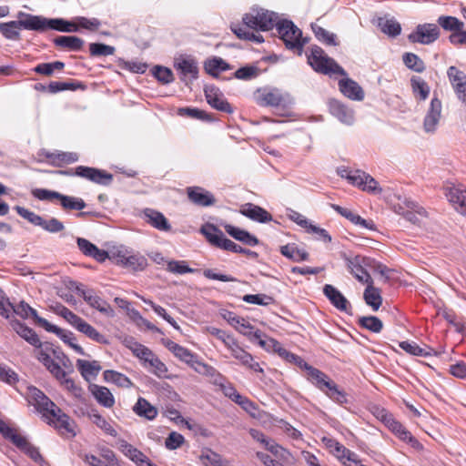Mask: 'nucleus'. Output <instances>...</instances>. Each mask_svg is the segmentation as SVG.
<instances>
[{
  "label": "nucleus",
  "instance_id": "nucleus-54",
  "mask_svg": "<svg viewBox=\"0 0 466 466\" xmlns=\"http://www.w3.org/2000/svg\"><path fill=\"white\" fill-rule=\"evenodd\" d=\"M229 66L220 57H214L205 62V70L208 74L217 77L219 72L226 71Z\"/></svg>",
  "mask_w": 466,
  "mask_h": 466
},
{
  "label": "nucleus",
  "instance_id": "nucleus-42",
  "mask_svg": "<svg viewBox=\"0 0 466 466\" xmlns=\"http://www.w3.org/2000/svg\"><path fill=\"white\" fill-rule=\"evenodd\" d=\"M74 328H76L79 332L85 334L86 337H88L89 339L96 342L101 344L108 343L107 339L103 334L98 332L93 326L88 324L82 318L79 319V321Z\"/></svg>",
  "mask_w": 466,
  "mask_h": 466
},
{
  "label": "nucleus",
  "instance_id": "nucleus-49",
  "mask_svg": "<svg viewBox=\"0 0 466 466\" xmlns=\"http://www.w3.org/2000/svg\"><path fill=\"white\" fill-rule=\"evenodd\" d=\"M312 31L316 36V38L329 46H338L339 43L337 42L336 35L333 33H330L321 27L320 25H318L317 24H311Z\"/></svg>",
  "mask_w": 466,
  "mask_h": 466
},
{
  "label": "nucleus",
  "instance_id": "nucleus-40",
  "mask_svg": "<svg viewBox=\"0 0 466 466\" xmlns=\"http://www.w3.org/2000/svg\"><path fill=\"white\" fill-rule=\"evenodd\" d=\"M367 287L363 293V299L367 305L371 307L374 311H377L382 304V297L380 290L373 286L372 282H366Z\"/></svg>",
  "mask_w": 466,
  "mask_h": 466
},
{
  "label": "nucleus",
  "instance_id": "nucleus-3",
  "mask_svg": "<svg viewBox=\"0 0 466 466\" xmlns=\"http://www.w3.org/2000/svg\"><path fill=\"white\" fill-rule=\"evenodd\" d=\"M31 194L38 200L48 201L51 203L58 202L65 210L81 211L86 206V202L80 198L63 195L57 191L46 188H34L31 190Z\"/></svg>",
  "mask_w": 466,
  "mask_h": 466
},
{
  "label": "nucleus",
  "instance_id": "nucleus-22",
  "mask_svg": "<svg viewBox=\"0 0 466 466\" xmlns=\"http://www.w3.org/2000/svg\"><path fill=\"white\" fill-rule=\"evenodd\" d=\"M323 293L329 300V302L339 311L349 313L351 309V305L343 294L330 284H326L323 287Z\"/></svg>",
  "mask_w": 466,
  "mask_h": 466
},
{
  "label": "nucleus",
  "instance_id": "nucleus-43",
  "mask_svg": "<svg viewBox=\"0 0 466 466\" xmlns=\"http://www.w3.org/2000/svg\"><path fill=\"white\" fill-rule=\"evenodd\" d=\"M45 156L55 167L75 163L78 160V155L73 152H47Z\"/></svg>",
  "mask_w": 466,
  "mask_h": 466
},
{
  "label": "nucleus",
  "instance_id": "nucleus-33",
  "mask_svg": "<svg viewBox=\"0 0 466 466\" xmlns=\"http://www.w3.org/2000/svg\"><path fill=\"white\" fill-rule=\"evenodd\" d=\"M200 232L207 238V239L214 246L222 248H224V241L228 238L224 233L212 224H207L200 228Z\"/></svg>",
  "mask_w": 466,
  "mask_h": 466
},
{
  "label": "nucleus",
  "instance_id": "nucleus-25",
  "mask_svg": "<svg viewBox=\"0 0 466 466\" xmlns=\"http://www.w3.org/2000/svg\"><path fill=\"white\" fill-rule=\"evenodd\" d=\"M350 184L360 187L364 191L371 193L381 192V188L378 187L377 180L360 170H356V176L350 177Z\"/></svg>",
  "mask_w": 466,
  "mask_h": 466
},
{
  "label": "nucleus",
  "instance_id": "nucleus-57",
  "mask_svg": "<svg viewBox=\"0 0 466 466\" xmlns=\"http://www.w3.org/2000/svg\"><path fill=\"white\" fill-rule=\"evenodd\" d=\"M57 331H51L52 333H55L65 343H67L76 352H77L80 355H85L84 349L75 343V337L74 334L70 331H66L56 326Z\"/></svg>",
  "mask_w": 466,
  "mask_h": 466
},
{
  "label": "nucleus",
  "instance_id": "nucleus-60",
  "mask_svg": "<svg viewBox=\"0 0 466 466\" xmlns=\"http://www.w3.org/2000/svg\"><path fill=\"white\" fill-rule=\"evenodd\" d=\"M152 75L162 84H169L174 81V75L171 69L163 66H155Z\"/></svg>",
  "mask_w": 466,
  "mask_h": 466
},
{
  "label": "nucleus",
  "instance_id": "nucleus-30",
  "mask_svg": "<svg viewBox=\"0 0 466 466\" xmlns=\"http://www.w3.org/2000/svg\"><path fill=\"white\" fill-rule=\"evenodd\" d=\"M330 207L337 211L339 215L349 219L355 225L360 226L361 228L374 230L376 229L372 220H366L360 215L353 213L351 210L342 208L336 204H330Z\"/></svg>",
  "mask_w": 466,
  "mask_h": 466
},
{
  "label": "nucleus",
  "instance_id": "nucleus-36",
  "mask_svg": "<svg viewBox=\"0 0 466 466\" xmlns=\"http://www.w3.org/2000/svg\"><path fill=\"white\" fill-rule=\"evenodd\" d=\"M89 390L97 402L105 408H112L115 404V398L110 390L103 386L92 384Z\"/></svg>",
  "mask_w": 466,
  "mask_h": 466
},
{
  "label": "nucleus",
  "instance_id": "nucleus-55",
  "mask_svg": "<svg viewBox=\"0 0 466 466\" xmlns=\"http://www.w3.org/2000/svg\"><path fill=\"white\" fill-rule=\"evenodd\" d=\"M79 87H83V85L80 82H75L73 80L66 82H51L47 86V92L56 94L66 90H76Z\"/></svg>",
  "mask_w": 466,
  "mask_h": 466
},
{
  "label": "nucleus",
  "instance_id": "nucleus-16",
  "mask_svg": "<svg viewBox=\"0 0 466 466\" xmlns=\"http://www.w3.org/2000/svg\"><path fill=\"white\" fill-rule=\"evenodd\" d=\"M442 104L437 96H434L423 119V129L428 134H433L441 117Z\"/></svg>",
  "mask_w": 466,
  "mask_h": 466
},
{
  "label": "nucleus",
  "instance_id": "nucleus-14",
  "mask_svg": "<svg viewBox=\"0 0 466 466\" xmlns=\"http://www.w3.org/2000/svg\"><path fill=\"white\" fill-rule=\"evenodd\" d=\"M35 23L37 25L36 31L44 32L47 29L57 30L60 32H77L78 25L75 23L68 22L63 18H46L35 15Z\"/></svg>",
  "mask_w": 466,
  "mask_h": 466
},
{
  "label": "nucleus",
  "instance_id": "nucleus-6",
  "mask_svg": "<svg viewBox=\"0 0 466 466\" xmlns=\"http://www.w3.org/2000/svg\"><path fill=\"white\" fill-rule=\"evenodd\" d=\"M17 21H10L0 24V33L7 39L16 40L19 38V30H35L38 27L35 23V15L24 12L18 13Z\"/></svg>",
  "mask_w": 466,
  "mask_h": 466
},
{
  "label": "nucleus",
  "instance_id": "nucleus-23",
  "mask_svg": "<svg viewBox=\"0 0 466 466\" xmlns=\"http://www.w3.org/2000/svg\"><path fill=\"white\" fill-rule=\"evenodd\" d=\"M228 350L231 352V356L237 359L243 366L255 372H263V369L260 368L258 362L255 361L252 355L243 350L237 340L234 341V344Z\"/></svg>",
  "mask_w": 466,
  "mask_h": 466
},
{
  "label": "nucleus",
  "instance_id": "nucleus-56",
  "mask_svg": "<svg viewBox=\"0 0 466 466\" xmlns=\"http://www.w3.org/2000/svg\"><path fill=\"white\" fill-rule=\"evenodd\" d=\"M402 59L408 68L417 73H422L426 68L424 62L413 53H405Z\"/></svg>",
  "mask_w": 466,
  "mask_h": 466
},
{
  "label": "nucleus",
  "instance_id": "nucleus-62",
  "mask_svg": "<svg viewBox=\"0 0 466 466\" xmlns=\"http://www.w3.org/2000/svg\"><path fill=\"white\" fill-rule=\"evenodd\" d=\"M54 312L62 318H64L69 324H71L73 327L76 325V323L81 319L79 316L75 314L73 311L68 309L66 307H65L62 304H57L54 308Z\"/></svg>",
  "mask_w": 466,
  "mask_h": 466
},
{
  "label": "nucleus",
  "instance_id": "nucleus-29",
  "mask_svg": "<svg viewBox=\"0 0 466 466\" xmlns=\"http://www.w3.org/2000/svg\"><path fill=\"white\" fill-rule=\"evenodd\" d=\"M76 243L78 246V248L81 250V252L88 257H91L97 260L98 262H103L106 260V258L108 257V254L106 251L99 249L96 245L91 243L89 240L83 238H77Z\"/></svg>",
  "mask_w": 466,
  "mask_h": 466
},
{
  "label": "nucleus",
  "instance_id": "nucleus-61",
  "mask_svg": "<svg viewBox=\"0 0 466 466\" xmlns=\"http://www.w3.org/2000/svg\"><path fill=\"white\" fill-rule=\"evenodd\" d=\"M89 51L92 56H107L114 55L116 48L103 43H91Z\"/></svg>",
  "mask_w": 466,
  "mask_h": 466
},
{
  "label": "nucleus",
  "instance_id": "nucleus-24",
  "mask_svg": "<svg viewBox=\"0 0 466 466\" xmlns=\"http://www.w3.org/2000/svg\"><path fill=\"white\" fill-rule=\"evenodd\" d=\"M187 198L193 204L200 207H209L215 204L214 196L200 187H188L187 188Z\"/></svg>",
  "mask_w": 466,
  "mask_h": 466
},
{
  "label": "nucleus",
  "instance_id": "nucleus-44",
  "mask_svg": "<svg viewBox=\"0 0 466 466\" xmlns=\"http://www.w3.org/2000/svg\"><path fill=\"white\" fill-rule=\"evenodd\" d=\"M76 367L86 380H89L91 378H96L101 370L100 365L96 360L88 361L85 360H77Z\"/></svg>",
  "mask_w": 466,
  "mask_h": 466
},
{
  "label": "nucleus",
  "instance_id": "nucleus-26",
  "mask_svg": "<svg viewBox=\"0 0 466 466\" xmlns=\"http://www.w3.org/2000/svg\"><path fill=\"white\" fill-rule=\"evenodd\" d=\"M339 87L340 92L351 100L362 101L364 99L362 87L350 78L340 79L339 81Z\"/></svg>",
  "mask_w": 466,
  "mask_h": 466
},
{
  "label": "nucleus",
  "instance_id": "nucleus-47",
  "mask_svg": "<svg viewBox=\"0 0 466 466\" xmlns=\"http://www.w3.org/2000/svg\"><path fill=\"white\" fill-rule=\"evenodd\" d=\"M407 206L410 209L401 213L406 220L413 224H418L420 223L419 217H426V210L419 204L413 201H408Z\"/></svg>",
  "mask_w": 466,
  "mask_h": 466
},
{
  "label": "nucleus",
  "instance_id": "nucleus-1",
  "mask_svg": "<svg viewBox=\"0 0 466 466\" xmlns=\"http://www.w3.org/2000/svg\"><path fill=\"white\" fill-rule=\"evenodd\" d=\"M27 400L42 414L44 420L61 434L76 435L70 417L63 412L42 390L34 386L28 387Z\"/></svg>",
  "mask_w": 466,
  "mask_h": 466
},
{
  "label": "nucleus",
  "instance_id": "nucleus-63",
  "mask_svg": "<svg viewBox=\"0 0 466 466\" xmlns=\"http://www.w3.org/2000/svg\"><path fill=\"white\" fill-rule=\"evenodd\" d=\"M14 208L23 218L35 226L41 227L44 219L41 216L20 206H15Z\"/></svg>",
  "mask_w": 466,
  "mask_h": 466
},
{
  "label": "nucleus",
  "instance_id": "nucleus-27",
  "mask_svg": "<svg viewBox=\"0 0 466 466\" xmlns=\"http://www.w3.org/2000/svg\"><path fill=\"white\" fill-rule=\"evenodd\" d=\"M240 213L259 223H267L272 220V216L266 209L262 208L259 206H256L252 203L245 204L241 209Z\"/></svg>",
  "mask_w": 466,
  "mask_h": 466
},
{
  "label": "nucleus",
  "instance_id": "nucleus-45",
  "mask_svg": "<svg viewBox=\"0 0 466 466\" xmlns=\"http://www.w3.org/2000/svg\"><path fill=\"white\" fill-rule=\"evenodd\" d=\"M15 445L34 461L41 462L44 461L38 448L31 444L25 437L21 436L20 438H17V440L15 441Z\"/></svg>",
  "mask_w": 466,
  "mask_h": 466
},
{
  "label": "nucleus",
  "instance_id": "nucleus-18",
  "mask_svg": "<svg viewBox=\"0 0 466 466\" xmlns=\"http://www.w3.org/2000/svg\"><path fill=\"white\" fill-rule=\"evenodd\" d=\"M116 259L118 265L134 272L143 271L147 267V258L139 253L130 254L127 251H119Z\"/></svg>",
  "mask_w": 466,
  "mask_h": 466
},
{
  "label": "nucleus",
  "instance_id": "nucleus-7",
  "mask_svg": "<svg viewBox=\"0 0 466 466\" xmlns=\"http://www.w3.org/2000/svg\"><path fill=\"white\" fill-rule=\"evenodd\" d=\"M243 24L254 30L268 31L278 24V15L264 9H253L244 15Z\"/></svg>",
  "mask_w": 466,
  "mask_h": 466
},
{
  "label": "nucleus",
  "instance_id": "nucleus-2",
  "mask_svg": "<svg viewBox=\"0 0 466 466\" xmlns=\"http://www.w3.org/2000/svg\"><path fill=\"white\" fill-rule=\"evenodd\" d=\"M308 62L318 73L347 76L346 71L333 58L328 56L320 46H311Z\"/></svg>",
  "mask_w": 466,
  "mask_h": 466
},
{
  "label": "nucleus",
  "instance_id": "nucleus-32",
  "mask_svg": "<svg viewBox=\"0 0 466 466\" xmlns=\"http://www.w3.org/2000/svg\"><path fill=\"white\" fill-rule=\"evenodd\" d=\"M381 420L385 425L394 432L400 440L407 441L410 437V431H408L399 421H397L391 414L388 413L385 410H380Z\"/></svg>",
  "mask_w": 466,
  "mask_h": 466
},
{
  "label": "nucleus",
  "instance_id": "nucleus-51",
  "mask_svg": "<svg viewBox=\"0 0 466 466\" xmlns=\"http://www.w3.org/2000/svg\"><path fill=\"white\" fill-rule=\"evenodd\" d=\"M103 375L105 380L113 382L119 387L130 388L133 385L129 378L120 372L107 370L104 371Z\"/></svg>",
  "mask_w": 466,
  "mask_h": 466
},
{
  "label": "nucleus",
  "instance_id": "nucleus-46",
  "mask_svg": "<svg viewBox=\"0 0 466 466\" xmlns=\"http://www.w3.org/2000/svg\"><path fill=\"white\" fill-rule=\"evenodd\" d=\"M133 410L140 417L152 420L157 415V409L151 405L146 399L139 398L133 408Z\"/></svg>",
  "mask_w": 466,
  "mask_h": 466
},
{
  "label": "nucleus",
  "instance_id": "nucleus-64",
  "mask_svg": "<svg viewBox=\"0 0 466 466\" xmlns=\"http://www.w3.org/2000/svg\"><path fill=\"white\" fill-rule=\"evenodd\" d=\"M243 301L250 304L268 306L274 303V299L267 294H248L243 297Z\"/></svg>",
  "mask_w": 466,
  "mask_h": 466
},
{
  "label": "nucleus",
  "instance_id": "nucleus-48",
  "mask_svg": "<svg viewBox=\"0 0 466 466\" xmlns=\"http://www.w3.org/2000/svg\"><path fill=\"white\" fill-rule=\"evenodd\" d=\"M378 26L384 34L391 37L398 36L401 32L400 23L394 19L379 18Z\"/></svg>",
  "mask_w": 466,
  "mask_h": 466
},
{
  "label": "nucleus",
  "instance_id": "nucleus-52",
  "mask_svg": "<svg viewBox=\"0 0 466 466\" xmlns=\"http://www.w3.org/2000/svg\"><path fill=\"white\" fill-rule=\"evenodd\" d=\"M144 368L158 378L167 377V368L156 354L150 359Z\"/></svg>",
  "mask_w": 466,
  "mask_h": 466
},
{
  "label": "nucleus",
  "instance_id": "nucleus-41",
  "mask_svg": "<svg viewBox=\"0 0 466 466\" xmlns=\"http://www.w3.org/2000/svg\"><path fill=\"white\" fill-rule=\"evenodd\" d=\"M410 86L417 101H425L431 92L428 83L420 76H413L410 78Z\"/></svg>",
  "mask_w": 466,
  "mask_h": 466
},
{
  "label": "nucleus",
  "instance_id": "nucleus-37",
  "mask_svg": "<svg viewBox=\"0 0 466 466\" xmlns=\"http://www.w3.org/2000/svg\"><path fill=\"white\" fill-rule=\"evenodd\" d=\"M86 416L106 434L112 437L117 436L116 430L111 425L109 421H107L101 414L98 413L96 409L86 410Z\"/></svg>",
  "mask_w": 466,
  "mask_h": 466
},
{
  "label": "nucleus",
  "instance_id": "nucleus-28",
  "mask_svg": "<svg viewBox=\"0 0 466 466\" xmlns=\"http://www.w3.org/2000/svg\"><path fill=\"white\" fill-rule=\"evenodd\" d=\"M11 326L13 329L30 345L35 348L42 347V342L33 329L27 327L19 320H13L11 322Z\"/></svg>",
  "mask_w": 466,
  "mask_h": 466
},
{
  "label": "nucleus",
  "instance_id": "nucleus-39",
  "mask_svg": "<svg viewBox=\"0 0 466 466\" xmlns=\"http://www.w3.org/2000/svg\"><path fill=\"white\" fill-rule=\"evenodd\" d=\"M145 217L147 218V223L158 230L168 231L171 228L166 217L159 211L147 208L144 211Z\"/></svg>",
  "mask_w": 466,
  "mask_h": 466
},
{
  "label": "nucleus",
  "instance_id": "nucleus-50",
  "mask_svg": "<svg viewBox=\"0 0 466 466\" xmlns=\"http://www.w3.org/2000/svg\"><path fill=\"white\" fill-rule=\"evenodd\" d=\"M360 327L374 333H380L383 329L382 321L375 316H363L358 319Z\"/></svg>",
  "mask_w": 466,
  "mask_h": 466
},
{
  "label": "nucleus",
  "instance_id": "nucleus-59",
  "mask_svg": "<svg viewBox=\"0 0 466 466\" xmlns=\"http://www.w3.org/2000/svg\"><path fill=\"white\" fill-rule=\"evenodd\" d=\"M447 75L453 88L463 87L466 84V75L464 72L459 70L456 66H450L447 70Z\"/></svg>",
  "mask_w": 466,
  "mask_h": 466
},
{
  "label": "nucleus",
  "instance_id": "nucleus-17",
  "mask_svg": "<svg viewBox=\"0 0 466 466\" xmlns=\"http://www.w3.org/2000/svg\"><path fill=\"white\" fill-rule=\"evenodd\" d=\"M174 67L180 75L181 81L188 86L198 76V66L195 59L190 57H179L174 62Z\"/></svg>",
  "mask_w": 466,
  "mask_h": 466
},
{
  "label": "nucleus",
  "instance_id": "nucleus-13",
  "mask_svg": "<svg viewBox=\"0 0 466 466\" xmlns=\"http://www.w3.org/2000/svg\"><path fill=\"white\" fill-rule=\"evenodd\" d=\"M256 101L262 106H284L288 101V95L278 88L266 87L258 89L255 95Z\"/></svg>",
  "mask_w": 466,
  "mask_h": 466
},
{
  "label": "nucleus",
  "instance_id": "nucleus-34",
  "mask_svg": "<svg viewBox=\"0 0 466 466\" xmlns=\"http://www.w3.org/2000/svg\"><path fill=\"white\" fill-rule=\"evenodd\" d=\"M53 42L56 47L68 51H80L85 45V41L76 35H58Z\"/></svg>",
  "mask_w": 466,
  "mask_h": 466
},
{
  "label": "nucleus",
  "instance_id": "nucleus-21",
  "mask_svg": "<svg viewBox=\"0 0 466 466\" xmlns=\"http://www.w3.org/2000/svg\"><path fill=\"white\" fill-rule=\"evenodd\" d=\"M329 109L330 114L341 123L352 125L354 122V111L337 99H329Z\"/></svg>",
  "mask_w": 466,
  "mask_h": 466
},
{
  "label": "nucleus",
  "instance_id": "nucleus-38",
  "mask_svg": "<svg viewBox=\"0 0 466 466\" xmlns=\"http://www.w3.org/2000/svg\"><path fill=\"white\" fill-rule=\"evenodd\" d=\"M224 228L229 236L246 245L253 247L258 244V239L244 229L232 225H226Z\"/></svg>",
  "mask_w": 466,
  "mask_h": 466
},
{
  "label": "nucleus",
  "instance_id": "nucleus-20",
  "mask_svg": "<svg viewBox=\"0 0 466 466\" xmlns=\"http://www.w3.org/2000/svg\"><path fill=\"white\" fill-rule=\"evenodd\" d=\"M204 92L208 103L212 107L228 114L233 112L231 105L223 97L218 88L214 86H206Z\"/></svg>",
  "mask_w": 466,
  "mask_h": 466
},
{
  "label": "nucleus",
  "instance_id": "nucleus-4",
  "mask_svg": "<svg viewBox=\"0 0 466 466\" xmlns=\"http://www.w3.org/2000/svg\"><path fill=\"white\" fill-rule=\"evenodd\" d=\"M311 379L315 386L334 402L339 405L349 403L347 393L343 390H340L338 385L321 370L312 369Z\"/></svg>",
  "mask_w": 466,
  "mask_h": 466
},
{
  "label": "nucleus",
  "instance_id": "nucleus-10",
  "mask_svg": "<svg viewBox=\"0 0 466 466\" xmlns=\"http://www.w3.org/2000/svg\"><path fill=\"white\" fill-rule=\"evenodd\" d=\"M164 344L177 359L190 365L197 372L206 373L211 369L210 366L198 360L197 355L187 348L169 339L164 342Z\"/></svg>",
  "mask_w": 466,
  "mask_h": 466
},
{
  "label": "nucleus",
  "instance_id": "nucleus-53",
  "mask_svg": "<svg viewBox=\"0 0 466 466\" xmlns=\"http://www.w3.org/2000/svg\"><path fill=\"white\" fill-rule=\"evenodd\" d=\"M438 24L446 31L459 33L463 29L464 24L454 16L441 15L438 18Z\"/></svg>",
  "mask_w": 466,
  "mask_h": 466
},
{
  "label": "nucleus",
  "instance_id": "nucleus-31",
  "mask_svg": "<svg viewBox=\"0 0 466 466\" xmlns=\"http://www.w3.org/2000/svg\"><path fill=\"white\" fill-rule=\"evenodd\" d=\"M120 451L138 466H147L150 460L139 450L122 440L119 441Z\"/></svg>",
  "mask_w": 466,
  "mask_h": 466
},
{
  "label": "nucleus",
  "instance_id": "nucleus-35",
  "mask_svg": "<svg viewBox=\"0 0 466 466\" xmlns=\"http://www.w3.org/2000/svg\"><path fill=\"white\" fill-rule=\"evenodd\" d=\"M281 255L293 262L309 260V254L305 249H300L295 243H289L279 248Z\"/></svg>",
  "mask_w": 466,
  "mask_h": 466
},
{
  "label": "nucleus",
  "instance_id": "nucleus-19",
  "mask_svg": "<svg viewBox=\"0 0 466 466\" xmlns=\"http://www.w3.org/2000/svg\"><path fill=\"white\" fill-rule=\"evenodd\" d=\"M77 177L86 178L94 183L108 186L111 184L113 180V175L107 173L105 170L86 167V166H78L76 167V172H75Z\"/></svg>",
  "mask_w": 466,
  "mask_h": 466
},
{
  "label": "nucleus",
  "instance_id": "nucleus-15",
  "mask_svg": "<svg viewBox=\"0 0 466 466\" xmlns=\"http://www.w3.org/2000/svg\"><path fill=\"white\" fill-rule=\"evenodd\" d=\"M440 36V30L434 24L419 25L416 30L409 35L408 39L411 43L430 45L435 42Z\"/></svg>",
  "mask_w": 466,
  "mask_h": 466
},
{
  "label": "nucleus",
  "instance_id": "nucleus-11",
  "mask_svg": "<svg viewBox=\"0 0 466 466\" xmlns=\"http://www.w3.org/2000/svg\"><path fill=\"white\" fill-rule=\"evenodd\" d=\"M340 258L345 261L349 271L361 283L372 282V279L364 266L370 265V259L360 255L351 257L345 252H340Z\"/></svg>",
  "mask_w": 466,
  "mask_h": 466
},
{
  "label": "nucleus",
  "instance_id": "nucleus-58",
  "mask_svg": "<svg viewBox=\"0 0 466 466\" xmlns=\"http://www.w3.org/2000/svg\"><path fill=\"white\" fill-rule=\"evenodd\" d=\"M65 67V63L61 61H55L52 63L38 64L33 70L40 75L52 76L56 70L61 71Z\"/></svg>",
  "mask_w": 466,
  "mask_h": 466
},
{
  "label": "nucleus",
  "instance_id": "nucleus-5",
  "mask_svg": "<svg viewBox=\"0 0 466 466\" xmlns=\"http://www.w3.org/2000/svg\"><path fill=\"white\" fill-rule=\"evenodd\" d=\"M276 26L280 39L284 42L286 47L300 54L308 41L307 38L302 37L301 30L292 21L286 19L278 22Z\"/></svg>",
  "mask_w": 466,
  "mask_h": 466
},
{
  "label": "nucleus",
  "instance_id": "nucleus-9",
  "mask_svg": "<svg viewBox=\"0 0 466 466\" xmlns=\"http://www.w3.org/2000/svg\"><path fill=\"white\" fill-rule=\"evenodd\" d=\"M72 288L76 290L77 294L80 295L91 308L96 309L106 316H114V309L110 304L102 299L94 289H86L83 284L77 282H72Z\"/></svg>",
  "mask_w": 466,
  "mask_h": 466
},
{
  "label": "nucleus",
  "instance_id": "nucleus-8",
  "mask_svg": "<svg viewBox=\"0 0 466 466\" xmlns=\"http://www.w3.org/2000/svg\"><path fill=\"white\" fill-rule=\"evenodd\" d=\"M221 317L227 320L231 326H233L238 332L250 338V339H256L261 347H265L266 341L262 339V332L258 329L253 330V326L246 320L244 318L237 316L234 312L222 309L220 311Z\"/></svg>",
  "mask_w": 466,
  "mask_h": 466
},
{
  "label": "nucleus",
  "instance_id": "nucleus-12",
  "mask_svg": "<svg viewBox=\"0 0 466 466\" xmlns=\"http://www.w3.org/2000/svg\"><path fill=\"white\" fill-rule=\"evenodd\" d=\"M7 306L13 309L14 313L20 316L22 319H26L28 318H32L36 325L44 328L46 331H57L56 325H53L46 319L39 317L37 311L30 307L26 302L20 301L18 304H12L8 302Z\"/></svg>",
  "mask_w": 466,
  "mask_h": 466
}]
</instances>
